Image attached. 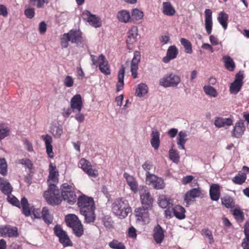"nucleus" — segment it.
<instances>
[{
    "instance_id": "nucleus-1",
    "label": "nucleus",
    "mask_w": 249,
    "mask_h": 249,
    "mask_svg": "<svg viewBox=\"0 0 249 249\" xmlns=\"http://www.w3.org/2000/svg\"><path fill=\"white\" fill-rule=\"evenodd\" d=\"M77 205L80 213L84 216L85 222L87 223L94 222L96 215L93 199L85 195H82L77 197Z\"/></svg>"
},
{
    "instance_id": "nucleus-2",
    "label": "nucleus",
    "mask_w": 249,
    "mask_h": 249,
    "mask_svg": "<svg viewBox=\"0 0 249 249\" xmlns=\"http://www.w3.org/2000/svg\"><path fill=\"white\" fill-rule=\"evenodd\" d=\"M86 41V38L79 29H73L61 36L60 44L62 48H67L69 46V42L78 46L84 44Z\"/></svg>"
},
{
    "instance_id": "nucleus-3",
    "label": "nucleus",
    "mask_w": 249,
    "mask_h": 249,
    "mask_svg": "<svg viewBox=\"0 0 249 249\" xmlns=\"http://www.w3.org/2000/svg\"><path fill=\"white\" fill-rule=\"evenodd\" d=\"M112 211L116 215L120 218H124L131 212V208L128 201L121 198L117 199L113 202Z\"/></svg>"
},
{
    "instance_id": "nucleus-4",
    "label": "nucleus",
    "mask_w": 249,
    "mask_h": 249,
    "mask_svg": "<svg viewBox=\"0 0 249 249\" xmlns=\"http://www.w3.org/2000/svg\"><path fill=\"white\" fill-rule=\"evenodd\" d=\"M44 197L48 203L53 206L57 205L62 201L60 191L54 184L49 185L48 190L44 193Z\"/></svg>"
},
{
    "instance_id": "nucleus-5",
    "label": "nucleus",
    "mask_w": 249,
    "mask_h": 249,
    "mask_svg": "<svg viewBox=\"0 0 249 249\" xmlns=\"http://www.w3.org/2000/svg\"><path fill=\"white\" fill-rule=\"evenodd\" d=\"M8 202H9L13 205L19 208L22 207V213L26 217L29 216L31 215V209H30L29 204L27 199L23 197L21 198L20 202L18 199L15 196H10L8 195L7 198Z\"/></svg>"
},
{
    "instance_id": "nucleus-6",
    "label": "nucleus",
    "mask_w": 249,
    "mask_h": 249,
    "mask_svg": "<svg viewBox=\"0 0 249 249\" xmlns=\"http://www.w3.org/2000/svg\"><path fill=\"white\" fill-rule=\"evenodd\" d=\"M61 196L69 204L72 205L77 200L74 188L67 183H63L61 186Z\"/></svg>"
},
{
    "instance_id": "nucleus-7",
    "label": "nucleus",
    "mask_w": 249,
    "mask_h": 249,
    "mask_svg": "<svg viewBox=\"0 0 249 249\" xmlns=\"http://www.w3.org/2000/svg\"><path fill=\"white\" fill-rule=\"evenodd\" d=\"M180 77L172 72L165 75L159 81V84L164 87H176L180 82Z\"/></svg>"
},
{
    "instance_id": "nucleus-8",
    "label": "nucleus",
    "mask_w": 249,
    "mask_h": 249,
    "mask_svg": "<svg viewBox=\"0 0 249 249\" xmlns=\"http://www.w3.org/2000/svg\"><path fill=\"white\" fill-rule=\"evenodd\" d=\"M78 166L90 177L95 178L98 176V170L93 169L90 161L85 158L81 159Z\"/></svg>"
},
{
    "instance_id": "nucleus-9",
    "label": "nucleus",
    "mask_w": 249,
    "mask_h": 249,
    "mask_svg": "<svg viewBox=\"0 0 249 249\" xmlns=\"http://www.w3.org/2000/svg\"><path fill=\"white\" fill-rule=\"evenodd\" d=\"M140 199L142 207L151 209L153 207L154 198L151 196L150 192L145 187L140 192Z\"/></svg>"
},
{
    "instance_id": "nucleus-10",
    "label": "nucleus",
    "mask_w": 249,
    "mask_h": 249,
    "mask_svg": "<svg viewBox=\"0 0 249 249\" xmlns=\"http://www.w3.org/2000/svg\"><path fill=\"white\" fill-rule=\"evenodd\" d=\"M81 16L84 20L95 28L100 27L102 25L100 18L95 15L92 14L88 10L84 11Z\"/></svg>"
},
{
    "instance_id": "nucleus-11",
    "label": "nucleus",
    "mask_w": 249,
    "mask_h": 249,
    "mask_svg": "<svg viewBox=\"0 0 249 249\" xmlns=\"http://www.w3.org/2000/svg\"><path fill=\"white\" fill-rule=\"evenodd\" d=\"M150 209L140 207L135 210V215L137 221L142 222L144 224L148 223L150 221L149 211Z\"/></svg>"
},
{
    "instance_id": "nucleus-12",
    "label": "nucleus",
    "mask_w": 249,
    "mask_h": 249,
    "mask_svg": "<svg viewBox=\"0 0 249 249\" xmlns=\"http://www.w3.org/2000/svg\"><path fill=\"white\" fill-rule=\"evenodd\" d=\"M146 181L149 184H152L153 187L157 190L162 189L165 187L163 179L153 174H148L146 178Z\"/></svg>"
},
{
    "instance_id": "nucleus-13",
    "label": "nucleus",
    "mask_w": 249,
    "mask_h": 249,
    "mask_svg": "<svg viewBox=\"0 0 249 249\" xmlns=\"http://www.w3.org/2000/svg\"><path fill=\"white\" fill-rule=\"evenodd\" d=\"M246 130L244 121L240 120L235 124L233 129L231 132L232 136L235 138H240L244 134Z\"/></svg>"
},
{
    "instance_id": "nucleus-14",
    "label": "nucleus",
    "mask_w": 249,
    "mask_h": 249,
    "mask_svg": "<svg viewBox=\"0 0 249 249\" xmlns=\"http://www.w3.org/2000/svg\"><path fill=\"white\" fill-rule=\"evenodd\" d=\"M243 76L240 73H237L234 81L231 84L230 90L231 93L236 94L240 90L243 85Z\"/></svg>"
},
{
    "instance_id": "nucleus-15",
    "label": "nucleus",
    "mask_w": 249,
    "mask_h": 249,
    "mask_svg": "<svg viewBox=\"0 0 249 249\" xmlns=\"http://www.w3.org/2000/svg\"><path fill=\"white\" fill-rule=\"evenodd\" d=\"M141 60V53L139 51H135L134 53V56L131 61V72L133 78L137 77V71L138 64Z\"/></svg>"
},
{
    "instance_id": "nucleus-16",
    "label": "nucleus",
    "mask_w": 249,
    "mask_h": 249,
    "mask_svg": "<svg viewBox=\"0 0 249 249\" xmlns=\"http://www.w3.org/2000/svg\"><path fill=\"white\" fill-rule=\"evenodd\" d=\"M99 69L101 72L106 75L110 74L111 71L108 62L103 54L99 56Z\"/></svg>"
},
{
    "instance_id": "nucleus-17",
    "label": "nucleus",
    "mask_w": 249,
    "mask_h": 249,
    "mask_svg": "<svg viewBox=\"0 0 249 249\" xmlns=\"http://www.w3.org/2000/svg\"><path fill=\"white\" fill-rule=\"evenodd\" d=\"M71 107L73 112H80L83 107L82 97L80 94H76L71 100Z\"/></svg>"
},
{
    "instance_id": "nucleus-18",
    "label": "nucleus",
    "mask_w": 249,
    "mask_h": 249,
    "mask_svg": "<svg viewBox=\"0 0 249 249\" xmlns=\"http://www.w3.org/2000/svg\"><path fill=\"white\" fill-rule=\"evenodd\" d=\"M138 27L135 26H132L128 30L127 32V39L126 41L128 49H130V45L136 42L138 35Z\"/></svg>"
},
{
    "instance_id": "nucleus-19",
    "label": "nucleus",
    "mask_w": 249,
    "mask_h": 249,
    "mask_svg": "<svg viewBox=\"0 0 249 249\" xmlns=\"http://www.w3.org/2000/svg\"><path fill=\"white\" fill-rule=\"evenodd\" d=\"M205 27L207 33L210 35L212 33L213 27L212 11L207 9L205 10Z\"/></svg>"
},
{
    "instance_id": "nucleus-20",
    "label": "nucleus",
    "mask_w": 249,
    "mask_h": 249,
    "mask_svg": "<svg viewBox=\"0 0 249 249\" xmlns=\"http://www.w3.org/2000/svg\"><path fill=\"white\" fill-rule=\"evenodd\" d=\"M41 138L45 142L46 152L48 157L50 158H53L54 157L53 152V146L52 143L53 142L52 137L49 134L42 135Z\"/></svg>"
},
{
    "instance_id": "nucleus-21",
    "label": "nucleus",
    "mask_w": 249,
    "mask_h": 249,
    "mask_svg": "<svg viewBox=\"0 0 249 249\" xmlns=\"http://www.w3.org/2000/svg\"><path fill=\"white\" fill-rule=\"evenodd\" d=\"M124 177L126 179V182L129 186L131 190L134 193H137L138 190V184L136 178L126 173L124 174Z\"/></svg>"
},
{
    "instance_id": "nucleus-22",
    "label": "nucleus",
    "mask_w": 249,
    "mask_h": 249,
    "mask_svg": "<svg viewBox=\"0 0 249 249\" xmlns=\"http://www.w3.org/2000/svg\"><path fill=\"white\" fill-rule=\"evenodd\" d=\"M201 192L199 189L194 188L187 192L185 194L184 200L187 203V205H189L190 202L192 199L200 196Z\"/></svg>"
},
{
    "instance_id": "nucleus-23",
    "label": "nucleus",
    "mask_w": 249,
    "mask_h": 249,
    "mask_svg": "<svg viewBox=\"0 0 249 249\" xmlns=\"http://www.w3.org/2000/svg\"><path fill=\"white\" fill-rule=\"evenodd\" d=\"M210 196L213 201H218L220 196V186L218 184H212L210 188Z\"/></svg>"
},
{
    "instance_id": "nucleus-24",
    "label": "nucleus",
    "mask_w": 249,
    "mask_h": 249,
    "mask_svg": "<svg viewBox=\"0 0 249 249\" xmlns=\"http://www.w3.org/2000/svg\"><path fill=\"white\" fill-rule=\"evenodd\" d=\"M178 50L175 46H170L167 51L166 56L162 59V61L164 63H168L171 60L176 58L178 54Z\"/></svg>"
},
{
    "instance_id": "nucleus-25",
    "label": "nucleus",
    "mask_w": 249,
    "mask_h": 249,
    "mask_svg": "<svg viewBox=\"0 0 249 249\" xmlns=\"http://www.w3.org/2000/svg\"><path fill=\"white\" fill-rule=\"evenodd\" d=\"M124 73L125 67L122 65L118 73V82L116 85L117 91H119L124 88Z\"/></svg>"
},
{
    "instance_id": "nucleus-26",
    "label": "nucleus",
    "mask_w": 249,
    "mask_h": 249,
    "mask_svg": "<svg viewBox=\"0 0 249 249\" xmlns=\"http://www.w3.org/2000/svg\"><path fill=\"white\" fill-rule=\"evenodd\" d=\"M153 238L158 244L161 243L164 237V231L161 226L158 225L154 229Z\"/></svg>"
},
{
    "instance_id": "nucleus-27",
    "label": "nucleus",
    "mask_w": 249,
    "mask_h": 249,
    "mask_svg": "<svg viewBox=\"0 0 249 249\" xmlns=\"http://www.w3.org/2000/svg\"><path fill=\"white\" fill-rule=\"evenodd\" d=\"M233 124V120L231 118H223L222 117H216L215 119L214 124L218 128L231 126Z\"/></svg>"
},
{
    "instance_id": "nucleus-28",
    "label": "nucleus",
    "mask_w": 249,
    "mask_h": 249,
    "mask_svg": "<svg viewBox=\"0 0 249 249\" xmlns=\"http://www.w3.org/2000/svg\"><path fill=\"white\" fill-rule=\"evenodd\" d=\"M151 136L150 143L152 146L155 150L158 149L160 145V132L156 129L152 130Z\"/></svg>"
},
{
    "instance_id": "nucleus-29",
    "label": "nucleus",
    "mask_w": 249,
    "mask_h": 249,
    "mask_svg": "<svg viewBox=\"0 0 249 249\" xmlns=\"http://www.w3.org/2000/svg\"><path fill=\"white\" fill-rule=\"evenodd\" d=\"M65 220L67 225L71 228H74L81 222L78 217L74 214L66 215Z\"/></svg>"
},
{
    "instance_id": "nucleus-30",
    "label": "nucleus",
    "mask_w": 249,
    "mask_h": 249,
    "mask_svg": "<svg viewBox=\"0 0 249 249\" xmlns=\"http://www.w3.org/2000/svg\"><path fill=\"white\" fill-rule=\"evenodd\" d=\"M187 134L184 131H180L177 137V143L179 149H185V144L187 141Z\"/></svg>"
},
{
    "instance_id": "nucleus-31",
    "label": "nucleus",
    "mask_w": 249,
    "mask_h": 249,
    "mask_svg": "<svg viewBox=\"0 0 249 249\" xmlns=\"http://www.w3.org/2000/svg\"><path fill=\"white\" fill-rule=\"evenodd\" d=\"M158 204L162 208H166L170 206L173 207L172 200L165 195H160L158 198Z\"/></svg>"
},
{
    "instance_id": "nucleus-32",
    "label": "nucleus",
    "mask_w": 249,
    "mask_h": 249,
    "mask_svg": "<svg viewBox=\"0 0 249 249\" xmlns=\"http://www.w3.org/2000/svg\"><path fill=\"white\" fill-rule=\"evenodd\" d=\"M221 204L226 208L232 209L235 207V201L233 198L229 195L221 198Z\"/></svg>"
},
{
    "instance_id": "nucleus-33",
    "label": "nucleus",
    "mask_w": 249,
    "mask_h": 249,
    "mask_svg": "<svg viewBox=\"0 0 249 249\" xmlns=\"http://www.w3.org/2000/svg\"><path fill=\"white\" fill-rule=\"evenodd\" d=\"M231 211L237 222L241 223L244 220V213L239 206L234 207Z\"/></svg>"
},
{
    "instance_id": "nucleus-34",
    "label": "nucleus",
    "mask_w": 249,
    "mask_h": 249,
    "mask_svg": "<svg viewBox=\"0 0 249 249\" xmlns=\"http://www.w3.org/2000/svg\"><path fill=\"white\" fill-rule=\"evenodd\" d=\"M173 214L178 219L181 220L185 217V209L180 205H176L173 208Z\"/></svg>"
},
{
    "instance_id": "nucleus-35",
    "label": "nucleus",
    "mask_w": 249,
    "mask_h": 249,
    "mask_svg": "<svg viewBox=\"0 0 249 249\" xmlns=\"http://www.w3.org/2000/svg\"><path fill=\"white\" fill-rule=\"evenodd\" d=\"M162 12L165 15L172 16L176 13V10L170 2H163Z\"/></svg>"
},
{
    "instance_id": "nucleus-36",
    "label": "nucleus",
    "mask_w": 249,
    "mask_h": 249,
    "mask_svg": "<svg viewBox=\"0 0 249 249\" xmlns=\"http://www.w3.org/2000/svg\"><path fill=\"white\" fill-rule=\"evenodd\" d=\"M58 172L55 166H53L52 163L49 164V178L54 182H58Z\"/></svg>"
},
{
    "instance_id": "nucleus-37",
    "label": "nucleus",
    "mask_w": 249,
    "mask_h": 249,
    "mask_svg": "<svg viewBox=\"0 0 249 249\" xmlns=\"http://www.w3.org/2000/svg\"><path fill=\"white\" fill-rule=\"evenodd\" d=\"M41 217L48 225L51 224L53 221V216L50 214L49 210L47 207H43L41 212Z\"/></svg>"
},
{
    "instance_id": "nucleus-38",
    "label": "nucleus",
    "mask_w": 249,
    "mask_h": 249,
    "mask_svg": "<svg viewBox=\"0 0 249 249\" xmlns=\"http://www.w3.org/2000/svg\"><path fill=\"white\" fill-rule=\"evenodd\" d=\"M118 20L122 22L126 23L131 20V16L128 11L126 10H122L119 11L117 14Z\"/></svg>"
},
{
    "instance_id": "nucleus-39",
    "label": "nucleus",
    "mask_w": 249,
    "mask_h": 249,
    "mask_svg": "<svg viewBox=\"0 0 249 249\" xmlns=\"http://www.w3.org/2000/svg\"><path fill=\"white\" fill-rule=\"evenodd\" d=\"M228 15L224 12H221L219 13L217 20L220 24L222 26L224 30H226L228 26L227 21L228 20Z\"/></svg>"
},
{
    "instance_id": "nucleus-40",
    "label": "nucleus",
    "mask_w": 249,
    "mask_h": 249,
    "mask_svg": "<svg viewBox=\"0 0 249 249\" xmlns=\"http://www.w3.org/2000/svg\"><path fill=\"white\" fill-rule=\"evenodd\" d=\"M18 236V230L16 227L6 225L5 236H8L9 237H17Z\"/></svg>"
},
{
    "instance_id": "nucleus-41",
    "label": "nucleus",
    "mask_w": 249,
    "mask_h": 249,
    "mask_svg": "<svg viewBox=\"0 0 249 249\" xmlns=\"http://www.w3.org/2000/svg\"><path fill=\"white\" fill-rule=\"evenodd\" d=\"M148 92V87L147 85L143 83H141L138 85L135 91V95L137 96L141 97L143 96Z\"/></svg>"
},
{
    "instance_id": "nucleus-42",
    "label": "nucleus",
    "mask_w": 249,
    "mask_h": 249,
    "mask_svg": "<svg viewBox=\"0 0 249 249\" xmlns=\"http://www.w3.org/2000/svg\"><path fill=\"white\" fill-rule=\"evenodd\" d=\"M223 59L225 63V67L230 71H233L235 67V63L229 56H224Z\"/></svg>"
},
{
    "instance_id": "nucleus-43",
    "label": "nucleus",
    "mask_w": 249,
    "mask_h": 249,
    "mask_svg": "<svg viewBox=\"0 0 249 249\" xmlns=\"http://www.w3.org/2000/svg\"><path fill=\"white\" fill-rule=\"evenodd\" d=\"M10 132V128L5 124L0 123V140L8 136Z\"/></svg>"
},
{
    "instance_id": "nucleus-44",
    "label": "nucleus",
    "mask_w": 249,
    "mask_h": 249,
    "mask_svg": "<svg viewBox=\"0 0 249 249\" xmlns=\"http://www.w3.org/2000/svg\"><path fill=\"white\" fill-rule=\"evenodd\" d=\"M143 13L138 9H134L131 12V20L137 21L141 19L143 17Z\"/></svg>"
},
{
    "instance_id": "nucleus-45",
    "label": "nucleus",
    "mask_w": 249,
    "mask_h": 249,
    "mask_svg": "<svg viewBox=\"0 0 249 249\" xmlns=\"http://www.w3.org/2000/svg\"><path fill=\"white\" fill-rule=\"evenodd\" d=\"M180 43L183 46L185 53L189 54L192 53V46L190 41L186 38H181L180 39Z\"/></svg>"
},
{
    "instance_id": "nucleus-46",
    "label": "nucleus",
    "mask_w": 249,
    "mask_h": 249,
    "mask_svg": "<svg viewBox=\"0 0 249 249\" xmlns=\"http://www.w3.org/2000/svg\"><path fill=\"white\" fill-rule=\"evenodd\" d=\"M203 90L207 95L211 97H216L218 95L216 90L211 86H204L203 87Z\"/></svg>"
},
{
    "instance_id": "nucleus-47",
    "label": "nucleus",
    "mask_w": 249,
    "mask_h": 249,
    "mask_svg": "<svg viewBox=\"0 0 249 249\" xmlns=\"http://www.w3.org/2000/svg\"><path fill=\"white\" fill-rule=\"evenodd\" d=\"M247 179V176L245 173L238 174L232 179V181L236 184L241 185L244 183Z\"/></svg>"
},
{
    "instance_id": "nucleus-48",
    "label": "nucleus",
    "mask_w": 249,
    "mask_h": 249,
    "mask_svg": "<svg viewBox=\"0 0 249 249\" xmlns=\"http://www.w3.org/2000/svg\"><path fill=\"white\" fill-rule=\"evenodd\" d=\"M109 247L112 249H126L124 245L116 239H113L109 243Z\"/></svg>"
},
{
    "instance_id": "nucleus-49",
    "label": "nucleus",
    "mask_w": 249,
    "mask_h": 249,
    "mask_svg": "<svg viewBox=\"0 0 249 249\" xmlns=\"http://www.w3.org/2000/svg\"><path fill=\"white\" fill-rule=\"evenodd\" d=\"M59 240L64 247L71 246L72 243L66 232L59 237Z\"/></svg>"
},
{
    "instance_id": "nucleus-50",
    "label": "nucleus",
    "mask_w": 249,
    "mask_h": 249,
    "mask_svg": "<svg viewBox=\"0 0 249 249\" xmlns=\"http://www.w3.org/2000/svg\"><path fill=\"white\" fill-rule=\"evenodd\" d=\"M169 156L170 159L173 162L178 163L179 161V156L178 152L177 150H174L173 148L171 149L169 151Z\"/></svg>"
},
{
    "instance_id": "nucleus-51",
    "label": "nucleus",
    "mask_w": 249,
    "mask_h": 249,
    "mask_svg": "<svg viewBox=\"0 0 249 249\" xmlns=\"http://www.w3.org/2000/svg\"><path fill=\"white\" fill-rule=\"evenodd\" d=\"M71 229H72L73 233L76 237H80L84 234V228L81 222Z\"/></svg>"
},
{
    "instance_id": "nucleus-52",
    "label": "nucleus",
    "mask_w": 249,
    "mask_h": 249,
    "mask_svg": "<svg viewBox=\"0 0 249 249\" xmlns=\"http://www.w3.org/2000/svg\"><path fill=\"white\" fill-rule=\"evenodd\" d=\"M18 163L24 165L26 168L28 169L31 172L33 168V164L32 161L29 159H22L19 160Z\"/></svg>"
},
{
    "instance_id": "nucleus-53",
    "label": "nucleus",
    "mask_w": 249,
    "mask_h": 249,
    "mask_svg": "<svg viewBox=\"0 0 249 249\" xmlns=\"http://www.w3.org/2000/svg\"><path fill=\"white\" fill-rule=\"evenodd\" d=\"M49 0H29L30 4L32 6H36L37 8L44 7L45 3H48Z\"/></svg>"
},
{
    "instance_id": "nucleus-54",
    "label": "nucleus",
    "mask_w": 249,
    "mask_h": 249,
    "mask_svg": "<svg viewBox=\"0 0 249 249\" xmlns=\"http://www.w3.org/2000/svg\"><path fill=\"white\" fill-rule=\"evenodd\" d=\"M7 172V165L4 158H0V174L6 176Z\"/></svg>"
},
{
    "instance_id": "nucleus-55",
    "label": "nucleus",
    "mask_w": 249,
    "mask_h": 249,
    "mask_svg": "<svg viewBox=\"0 0 249 249\" xmlns=\"http://www.w3.org/2000/svg\"><path fill=\"white\" fill-rule=\"evenodd\" d=\"M103 222L104 225L107 229L113 228L114 221L110 217L106 216L103 218Z\"/></svg>"
},
{
    "instance_id": "nucleus-56",
    "label": "nucleus",
    "mask_w": 249,
    "mask_h": 249,
    "mask_svg": "<svg viewBox=\"0 0 249 249\" xmlns=\"http://www.w3.org/2000/svg\"><path fill=\"white\" fill-rule=\"evenodd\" d=\"M202 234L205 236L209 239L210 244H212L214 242L212 232L208 229H204L202 230Z\"/></svg>"
},
{
    "instance_id": "nucleus-57",
    "label": "nucleus",
    "mask_w": 249,
    "mask_h": 249,
    "mask_svg": "<svg viewBox=\"0 0 249 249\" xmlns=\"http://www.w3.org/2000/svg\"><path fill=\"white\" fill-rule=\"evenodd\" d=\"M63 133V128L60 125L54 126L53 129V134L55 138H60Z\"/></svg>"
},
{
    "instance_id": "nucleus-58",
    "label": "nucleus",
    "mask_w": 249,
    "mask_h": 249,
    "mask_svg": "<svg viewBox=\"0 0 249 249\" xmlns=\"http://www.w3.org/2000/svg\"><path fill=\"white\" fill-rule=\"evenodd\" d=\"M153 165L151 161L147 160L144 162V163L142 165V167L143 169L146 172V178H147V176L148 174H150L149 171L152 169Z\"/></svg>"
},
{
    "instance_id": "nucleus-59",
    "label": "nucleus",
    "mask_w": 249,
    "mask_h": 249,
    "mask_svg": "<svg viewBox=\"0 0 249 249\" xmlns=\"http://www.w3.org/2000/svg\"><path fill=\"white\" fill-rule=\"evenodd\" d=\"M74 84V81L71 76L67 75L64 80V85L68 88L71 87Z\"/></svg>"
},
{
    "instance_id": "nucleus-60",
    "label": "nucleus",
    "mask_w": 249,
    "mask_h": 249,
    "mask_svg": "<svg viewBox=\"0 0 249 249\" xmlns=\"http://www.w3.org/2000/svg\"><path fill=\"white\" fill-rule=\"evenodd\" d=\"M24 14L28 18H32L35 15V9L33 8H28L24 11Z\"/></svg>"
},
{
    "instance_id": "nucleus-61",
    "label": "nucleus",
    "mask_w": 249,
    "mask_h": 249,
    "mask_svg": "<svg viewBox=\"0 0 249 249\" xmlns=\"http://www.w3.org/2000/svg\"><path fill=\"white\" fill-rule=\"evenodd\" d=\"M54 232L55 235L59 237L61 235L62 236V235L63 234L66 232L62 230V228L60 225H56L54 227Z\"/></svg>"
},
{
    "instance_id": "nucleus-62",
    "label": "nucleus",
    "mask_w": 249,
    "mask_h": 249,
    "mask_svg": "<svg viewBox=\"0 0 249 249\" xmlns=\"http://www.w3.org/2000/svg\"><path fill=\"white\" fill-rule=\"evenodd\" d=\"M136 230L133 226L130 227L128 231V236L134 239L137 238Z\"/></svg>"
},
{
    "instance_id": "nucleus-63",
    "label": "nucleus",
    "mask_w": 249,
    "mask_h": 249,
    "mask_svg": "<svg viewBox=\"0 0 249 249\" xmlns=\"http://www.w3.org/2000/svg\"><path fill=\"white\" fill-rule=\"evenodd\" d=\"M2 189V192L6 195H9L10 194L12 191V187L11 186L10 183H7V185H5Z\"/></svg>"
},
{
    "instance_id": "nucleus-64",
    "label": "nucleus",
    "mask_w": 249,
    "mask_h": 249,
    "mask_svg": "<svg viewBox=\"0 0 249 249\" xmlns=\"http://www.w3.org/2000/svg\"><path fill=\"white\" fill-rule=\"evenodd\" d=\"M173 208L171 206L166 208V210L164 211V214L166 218H170L173 216Z\"/></svg>"
}]
</instances>
